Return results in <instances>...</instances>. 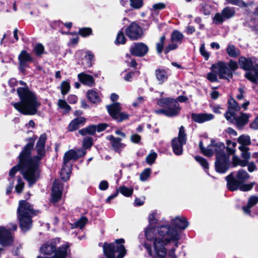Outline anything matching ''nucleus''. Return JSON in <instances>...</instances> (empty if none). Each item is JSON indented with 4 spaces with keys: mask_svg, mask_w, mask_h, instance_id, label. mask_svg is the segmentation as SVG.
Returning <instances> with one entry per match:
<instances>
[{
    "mask_svg": "<svg viewBox=\"0 0 258 258\" xmlns=\"http://www.w3.org/2000/svg\"><path fill=\"white\" fill-rule=\"evenodd\" d=\"M68 101L70 103L75 104L78 101V97L75 95H70L68 97Z\"/></svg>",
    "mask_w": 258,
    "mask_h": 258,
    "instance_id": "69168bd1",
    "label": "nucleus"
},
{
    "mask_svg": "<svg viewBox=\"0 0 258 258\" xmlns=\"http://www.w3.org/2000/svg\"><path fill=\"white\" fill-rule=\"evenodd\" d=\"M239 150L241 152V155L245 160H248L250 157V153L248 152L249 148L244 146H240L238 147Z\"/></svg>",
    "mask_w": 258,
    "mask_h": 258,
    "instance_id": "58836bf2",
    "label": "nucleus"
},
{
    "mask_svg": "<svg viewBox=\"0 0 258 258\" xmlns=\"http://www.w3.org/2000/svg\"><path fill=\"white\" fill-rule=\"evenodd\" d=\"M126 41V39L124 35L122 29H121L119 31L117 35L116 40L115 41V43L117 45L124 44L125 43Z\"/></svg>",
    "mask_w": 258,
    "mask_h": 258,
    "instance_id": "e433bc0d",
    "label": "nucleus"
},
{
    "mask_svg": "<svg viewBox=\"0 0 258 258\" xmlns=\"http://www.w3.org/2000/svg\"><path fill=\"white\" fill-rule=\"evenodd\" d=\"M172 224L175 228L180 230H184L188 226V222L184 217H176L172 220Z\"/></svg>",
    "mask_w": 258,
    "mask_h": 258,
    "instance_id": "cd10ccee",
    "label": "nucleus"
},
{
    "mask_svg": "<svg viewBox=\"0 0 258 258\" xmlns=\"http://www.w3.org/2000/svg\"><path fill=\"white\" fill-rule=\"evenodd\" d=\"M249 177V175L245 170H239L236 175L231 173L225 177L227 181V188L231 191L240 189L241 191H247L253 187V183L244 184V182Z\"/></svg>",
    "mask_w": 258,
    "mask_h": 258,
    "instance_id": "423d86ee",
    "label": "nucleus"
},
{
    "mask_svg": "<svg viewBox=\"0 0 258 258\" xmlns=\"http://www.w3.org/2000/svg\"><path fill=\"white\" fill-rule=\"evenodd\" d=\"M107 139L110 141L113 149L116 152L120 153L125 146V144L121 142V138H116L113 135H110L107 137Z\"/></svg>",
    "mask_w": 258,
    "mask_h": 258,
    "instance_id": "a878e982",
    "label": "nucleus"
},
{
    "mask_svg": "<svg viewBox=\"0 0 258 258\" xmlns=\"http://www.w3.org/2000/svg\"><path fill=\"white\" fill-rule=\"evenodd\" d=\"M124 243V240L123 238L116 240L115 243H105L103 245V251L106 257L115 258V253L118 252L116 258H123L126 253L125 248L122 244Z\"/></svg>",
    "mask_w": 258,
    "mask_h": 258,
    "instance_id": "9d476101",
    "label": "nucleus"
},
{
    "mask_svg": "<svg viewBox=\"0 0 258 258\" xmlns=\"http://www.w3.org/2000/svg\"><path fill=\"white\" fill-rule=\"evenodd\" d=\"M61 93L63 95L68 93L70 90L71 86L69 80L62 82L60 86Z\"/></svg>",
    "mask_w": 258,
    "mask_h": 258,
    "instance_id": "c9c22d12",
    "label": "nucleus"
},
{
    "mask_svg": "<svg viewBox=\"0 0 258 258\" xmlns=\"http://www.w3.org/2000/svg\"><path fill=\"white\" fill-rule=\"evenodd\" d=\"M238 68L236 61L230 60L228 63L220 61L212 65L211 70L216 73L221 79H230Z\"/></svg>",
    "mask_w": 258,
    "mask_h": 258,
    "instance_id": "6e6552de",
    "label": "nucleus"
},
{
    "mask_svg": "<svg viewBox=\"0 0 258 258\" xmlns=\"http://www.w3.org/2000/svg\"><path fill=\"white\" fill-rule=\"evenodd\" d=\"M214 118V115L211 113H192L191 114V119L197 123H202L205 121H210Z\"/></svg>",
    "mask_w": 258,
    "mask_h": 258,
    "instance_id": "b1692460",
    "label": "nucleus"
},
{
    "mask_svg": "<svg viewBox=\"0 0 258 258\" xmlns=\"http://www.w3.org/2000/svg\"><path fill=\"white\" fill-rule=\"evenodd\" d=\"M235 14V11L234 7H226L222 10L221 13L215 14L213 22L216 25L222 24L226 20L234 16Z\"/></svg>",
    "mask_w": 258,
    "mask_h": 258,
    "instance_id": "dca6fc26",
    "label": "nucleus"
},
{
    "mask_svg": "<svg viewBox=\"0 0 258 258\" xmlns=\"http://www.w3.org/2000/svg\"><path fill=\"white\" fill-rule=\"evenodd\" d=\"M8 228L4 226H0V244L4 246L11 245L14 242V233L17 229V225L10 223Z\"/></svg>",
    "mask_w": 258,
    "mask_h": 258,
    "instance_id": "f8f14e48",
    "label": "nucleus"
},
{
    "mask_svg": "<svg viewBox=\"0 0 258 258\" xmlns=\"http://www.w3.org/2000/svg\"><path fill=\"white\" fill-rule=\"evenodd\" d=\"M30 142L26 145L19 156V163L10 171L9 181L14 179L17 172L21 170L24 178L28 182L29 186L33 185L38 179L39 170L37 165L31 159V151L34 147V141L29 138Z\"/></svg>",
    "mask_w": 258,
    "mask_h": 258,
    "instance_id": "f257e3e1",
    "label": "nucleus"
},
{
    "mask_svg": "<svg viewBox=\"0 0 258 258\" xmlns=\"http://www.w3.org/2000/svg\"><path fill=\"white\" fill-rule=\"evenodd\" d=\"M156 231L158 237L154 239V251L155 258H176L175 248H172L167 253L165 245L172 241L178 247V241L180 239L179 234L176 230L171 228L169 225L161 226L157 228Z\"/></svg>",
    "mask_w": 258,
    "mask_h": 258,
    "instance_id": "f03ea898",
    "label": "nucleus"
},
{
    "mask_svg": "<svg viewBox=\"0 0 258 258\" xmlns=\"http://www.w3.org/2000/svg\"><path fill=\"white\" fill-rule=\"evenodd\" d=\"M108 126V124L106 123H100L97 125H96V131L98 132H102L104 130H105L106 127Z\"/></svg>",
    "mask_w": 258,
    "mask_h": 258,
    "instance_id": "e2e57ef3",
    "label": "nucleus"
},
{
    "mask_svg": "<svg viewBox=\"0 0 258 258\" xmlns=\"http://www.w3.org/2000/svg\"><path fill=\"white\" fill-rule=\"evenodd\" d=\"M226 2L230 4L237 6L241 8H246L248 4L245 3L243 0H226Z\"/></svg>",
    "mask_w": 258,
    "mask_h": 258,
    "instance_id": "a19ab883",
    "label": "nucleus"
},
{
    "mask_svg": "<svg viewBox=\"0 0 258 258\" xmlns=\"http://www.w3.org/2000/svg\"><path fill=\"white\" fill-rule=\"evenodd\" d=\"M86 151L83 149H79L77 151L70 150L67 152L63 157V163L67 164L70 160H76L78 158L85 155Z\"/></svg>",
    "mask_w": 258,
    "mask_h": 258,
    "instance_id": "5701e85b",
    "label": "nucleus"
},
{
    "mask_svg": "<svg viewBox=\"0 0 258 258\" xmlns=\"http://www.w3.org/2000/svg\"><path fill=\"white\" fill-rule=\"evenodd\" d=\"M108 183L106 180H102L99 184V188L101 190H105L108 188Z\"/></svg>",
    "mask_w": 258,
    "mask_h": 258,
    "instance_id": "680f3d73",
    "label": "nucleus"
},
{
    "mask_svg": "<svg viewBox=\"0 0 258 258\" xmlns=\"http://www.w3.org/2000/svg\"><path fill=\"white\" fill-rule=\"evenodd\" d=\"M94 57V54L90 51H87L86 55L84 57V61H86L85 65L87 67H91L92 66V59Z\"/></svg>",
    "mask_w": 258,
    "mask_h": 258,
    "instance_id": "c03bdc74",
    "label": "nucleus"
},
{
    "mask_svg": "<svg viewBox=\"0 0 258 258\" xmlns=\"http://www.w3.org/2000/svg\"><path fill=\"white\" fill-rule=\"evenodd\" d=\"M155 75L160 84H162L166 81L169 76L168 70L162 68L156 69L155 71Z\"/></svg>",
    "mask_w": 258,
    "mask_h": 258,
    "instance_id": "c756f323",
    "label": "nucleus"
},
{
    "mask_svg": "<svg viewBox=\"0 0 258 258\" xmlns=\"http://www.w3.org/2000/svg\"><path fill=\"white\" fill-rule=\"evenodd\" d=\"M250 128L254 130L258 129V117H256L252 122L249 124Z\"/></svg>",
    "mask_w": 258,
    "mask_h": 258,
    "instance_id": "774afa93",
    "label": "nucleus"
},
{
    "mask_svg": "<svg viewBox=\"0 0 258 258\" xmlns=\"http://www.w3.org/2000/svg\"><path fill=\"white\" fill-rule=\"evenodd\" d=\"M17 182L18 183L15 187V189L18 193L20 194L22 192L24 188V182L20 177H18Z\"/></svg>",
    "mask_w": 258,
    "mask_h": 258,
    "instance_id": "3c124183",
    "label": "nucleus"
},
{
    "mask_svg": "<svg viewBox=\"0 0 258 258\" xmlns=\"http://www.w3.org/2000/svg\"><path fill=\"white\" fill-rule=\"evenodd\" d=\"M131 6L136 9L141 8L143 6V0H130Z\"/></svg>",
    "mask_w": 258,
    "mask_h": 258,
    "instance_id": "603ef678",
    "label": "nucleus"
},
{
    "mask_svg": "<svg viewBox=\"0 0 258 258\" xmlns=\"http://www.w3.org/2000/svg\"><path fill=\"white\" fill-rule=\"evenodd\" d=\"M59 242V238H55L46 242L41 246V252L49 255L54 254L53 256L47 258H66L70 256L71 255L70 244L66 243L56 248V246Z\"/></svg>",
    "mask_w": 258,
    "mask_h": 258,
    "instance_id": "0eeeda50",
    "label": "nucleus"
},
{
    "mask_svg": "<svg viewBox=\"0 0 258 258\" xmlns=\"http://www.w3.org/2000/svg\"><path fill=\"white\" fill-rule=\"evenodd\" d=\"M33 52L38 56L41 55L44 52L43 45L41 43L37 44L34 47Z\"/></svg>",
    "mask_w": 258,
    "mask_h": 258,
    "instance_id": "79ce46f5",
    "label": "nucleus"
},
{
    "mask_svg": "<svg viewBox=\"0 0 258 258\" xmlns=\"http://www.w3.org/2000/svg\"><path fill=\"white\" fill-rule=\"evenodd\" d=\"M151 174V169L150 168L145 169L140 175V179L142 181L147 180Z\"/></svg>",
    "mask_w": 258,
    "mask_h": 258,
    "instance_id": "de8ad7c7",
    "label": "nucleus"
},
{
    "mask_svg": "<svg viewBox=\"0 0 258 258\" xmlns=\"http://www.w3.org/2000/svg\"><path fill=\"white\" fill-rule=\"evenodd\" d=\"M226 144L227 146L226 148H225V152H227L226 154L229 157L230 155L234 154L236 143L230 140H227Z\"/></svg>",
    "mask_w": 258,
    "mask_h": 258,
    "instance_id": "72a5a7b5",
    "label": "nucleus"
},
{
    "mask_svg": "<svg viewBox=\"0 0 258 258\" xmlns=\"http://www.w3.org/2000/svg\"><path fill=\"white\" fill-rule=\"evenodd\" d=\"M57 105L59 107L64 109L66 113L69 112L71 109V106L68 104L67 102L62 99H59L58 101Z\"/></svg>",
    "mask_w": 258,
    "mask_h": 258,
    "instance_id": "37998d69",
    "label": "nucleus"
},
{
    "mask_svg": "<svg viewBox=\"0 0 258 258\" xmlns=\"http://www.w3.org/2000/svg\"><path fill=\"white\" fill-rule=\"evenodd\" d=\"M148 51V46L143 42L134 43L130 48L131 54L138 57L145 56Z\"/></svg>",
    "mask_w": 258,
    "mask_h": 258,
    "instance_id": "412c9836",
    "label": "nucleus"
},
{
    "mask_svg": "<svg viewBox=\"0 0 258 258\" xmlns=\"http://www.w3.org/2000/svg\"><path fill=\"white\" fill-rule=\"evenodd\" d=\"M96 132V125H90L86 128L79 130V133L82 136H85L87 134L93 135Z\"/></svg>",
    "mask_w": 258,
    "mask_h": 258,
    "instance_id": "473e14b6",
    "label": "nucleus"
},
{
    "mask_svg": "<svg viewBox=\"0 0 258 258\" xmlns=\"http://www.w3.org/2000/svg\"><path fill=\"white\" fill-rule=\"evenodd\" d=\"M126 35L132 40L141 38L143 35L142 28L136 23H132L125 30Z\"/></svg>",
    "mask_w": 258,
    "mask_h": 258,
    "instance_id": "f3484780",
    "label": "nucleus"
},
{
    "mask_svg": "<svg viewBox=\"0 0 258 258\" xmlns=\"http://www.w3.org/2000/svg\"><path fill=\"white\" fill-rule=\"evenodd\" d=\"M237 142L241 144L240 146H244V147H247L251 144L250 137L247 135H243L240 136L238 138Z\"/></svg>",
    "mask_w": 258,
    "mask_h": 258,
    "instance_id": "f704fd0d",
    "label": "nucleus"
},
{
    "mask_svg": "<svg viewBox=\"0 0 258 258\" xmlns=\"http://www.w3.org/2000/svg\"><path fill=\"white\" fill-rule=\"evenodd\" d=\"M38 212L34 210L33 206L26 201L19 202L17 210L18 218L22 231L25 232L31 228L32 225V217L36 215Z\"/></svg>",
    "mask_w": 258,
    "mask_h": 258,
    "instance_id": "39448f33",
    "label": "nucleus"
},
{
    "mask_svg": "<svg viewBox=\"0 0 258 258\" xmlns=\"http://www.w3.org/2000/svg\"><path fill=\"white\" fill-rule=\"evenodd\" d=\"M141 136L138 134H133L131 137V140L135 143H138L141 140Z\"/></svg>",
    "mask_w": 258,
    "mask_h": 258,
    "instance_id": "0e129e2a",
    "label": "nucleus"
},
{
    "mask_svg": "<svg viewBox=\"0 0 258 258\" xmlns=\"http://www.w3.org/2000/svg\"><path fill=\"white\" fill-rule=\"evenodd\" d=\"M119 191L121 194L126 197L131 196L133 192V188H129L125 186H122L120 187Z\"/></svg>",
    "mask_w": 258,
    "mask_h": 258,
    "instance_id": "49530a36",
    "label": "nucleus"
},
{
    "mask_svg": "<svg viewBox=\"0 0 258 258\" xmlns=\"http://www.w3.org/2000/svg\"><path fill=\"white\" fill-rule=\"evenodd\" d=\"M84 148L88 149L90 148L93 145L92 138L91 137H86L84 138L83 142Z\"/></svg>",
    "mask_w": 258,
    "mask_h": 258,
    "instance_id": "13d9d810",
    "label": "nucleus"
},
{
    "mask_svg": "<svg viewBox=\"0 0 258 258\" xmlns=\"http://www.w3.org/2000/svg\"><path fill=\"white\" fill-rule=\"evenodd\" d=\"M46 140V135L45 134L40 136L35 148L37 152V155L33 157L31 156L32 162L37 165V168H38L39 161L45 156V145ZM38 169H39V168Z\"/></svg>",
    "mask_w": 258,
    "mask_h": 258,
    "instance_id": "2eb2a0df",
    "label": "nucleus"
},
{
    "mask_svg": "<svg viewBox=\"0 0 258 258\" xmlns=\"http://www.w3.org/2000/svg\"><path fill=\"white\" fill-rule=\"evenodd\" d=\"M195 159L203 167L204 169H208L209 164L207 161L201 156H196Z\"/></svg>",
    "mask_w": 258,
    "mask_h": 258,
    "instance_id": "5fc2aeb1",
    "label": "nucleus"
},
{
    "mask_svg": "<svg viewBox=\"0 0 258 258\" xmlns=\"http://www.w3.org/2000/svg\"><path fill=\"white\" fill-rule=\"evenodd\" d=\"M249 116L246 113H241L237 115V113L233 116L232 120H228L229 122L234 123L239 128H241L244 125L247 123Z\"/></svg>",
    "mask_w": 258,
    "mask_h": 258,
    "instance_id": "393cba45",
    "label": "nucleus"
},
{
    "mask_svg": "<svg viewBox=\"0 0 258 258\" xmlns=\"http://www.w3.org/2000/svg\"><path fill=\"white\" fill-rule=\"evenodd\" d=\"M187 135L185 128L181 126L179 128L178 137L172 140V148L173 153L176 155H181L183 153V146L186 143Z\"/></svg>",
    "mask_w": 258,
    "mask_h": 258,
    "instance_id": "ddd939ff",
    "label": "nucleus"
},
{
    "mask_svg": "<svg viewBox=\"0 0 258 258\" xmlns=\"http://www.w3.org/2000/svg\"><path fill=\"white\" fill-rule=\"evenodd\" d=\"M79 81L84 85L90 87H93L95 85V80L91 75L82 73L78 75Z\"/></svg>",
    "mask_w": 258,
    "mask_h": 258,
    "instance_id": "bb28decb",
    "label": "nucleus"
},
{
    "mask_svg": "<svg viewBox=\"0 0 258 258\" xmlns=\"http://www.w3.org/2000/svg\"><path fill=\"white\" fill-rule=\"evenodd\" d=\"M134 75V72H127L124 75L123 78L125 81L130 82L132 81Z\"/></svg>",
    "mask_w": 258,
    "mask_h": 258,
    "instance_id": "338daca9",
    "label": "nucleus"
},
{
    "mask_svg": "<svg viewBox=\"0 0 258 258\" xmlns=\"http://www.w3.org/2000/svg\"><path fill=\"white\" fill-rule=\"evenodd\" d=\"M200 52L201 54L204 57L206 60H207L210 56L209 53L206 50L205 44H201L200 48Z\"/></svg>",
    "mask_w": 258,
    "mask_h": 258,
    "instance_id": "4d7b16f0",
    "label": "nucleus"
},
{
    "mask_svg": "<svg viewBox=\"0 0 258 258\" xmlns=\"http://www.w3.org/2000/svg\"><path fill=\"white\" fill-rule=\"evenodd\" d=\"M257 203H258V197H257V196H251L249 198L247 204L250 206L252 207L255 204H256Z\"/></svg>",
    "mask_w": 258,
    "mask_h": 258,
    "instance_id": "052dcab7",
    "label": "nucleus"
},
{
    "mask_svg": "<svg viewBox=\"0 0 258 258\" xmlns=\"http://www.w3.org/2000/svg\"><path fill=\"white\" fill-rule=\"evenodd\" d=\"M211 156L215 154L216 160L215 161V169L220 173H225L228 169L229 160V156L225 152V146L221 142L215 143L212 141L210 145Z\"/></svg>",
    "mask_w": 258,
    "mask_h": 258,
    "instance_id": "20e7f679",
    "label": "nucleus"
},
{
    "mask_svg": "<svg viewBox=\"0 0 258 258\" xmlns=\"http://www.w3.org/2000/svg\"><path fill=\"white\" fill-rule=\"evenodd\" d=\"M199 147L201 152L205 156H211V152L210 149V145L207 148H204L202 141H200L199 143Z\"/></svg>",
    "mask_w": 258,
    "mask_h": 258,
    "instance_id": "a18cd8bd",
    "label": "nucleus"
},
{
    "mask_svg": "<svg viewBox=\"0 0 258 258\" xmlns=\"http://www.w3.org/2000/svg\"><path fill=\"white\" fill-rule=\"evenodd\" d=\"M227 110L224 113V117L227 120H232L234 115L240 110V106L233 98L230 97L227 102Z\"/></svg>",
    "mask_w": 258,
    "mask_h": 258,
    "instance_id": "a211bd4d",
    "label": "nucleus"
},
{
    "mask_svg": "<svg viewBox=\"0 0 258 258\" xmlns=\"http://www.w3.org/2000/svg\"><path fill=\"white\" fill-rule=\"evenodd\" d=\"M233 161L234 166L239 165L242 167H244L247 165V160H242L236 156H233Z\"/></svg>",
    "mask_w": 258,
    "mask_h": 258,
    "instance_id": "8fccbe9b",
    "label": "nucleus"
},
{
    "mask_svg": "<svg viewBox=\"0 0 258 258\" xmlns=\"http://www.w3.org/2000/svg\"><path fill=\"white\" fill-rule=\"evenodd\" d=\"M226 52L229 56L233 58H236L240 55V50L232 44L228 45Z\"/></svg>",
    "mask_w": 258,
    "mask_h": 258,
    "instance_id": "2f4dec72",
    "label": "nucleus"
},
{
    "mask_svg": "<svg viewBox=\"0 0 258 258\" xmlns=\"http://www.w3.org/2000/svg\"><path fill=\"white\" fill-rule=\"evenodd\" d=\"M183 35L177 30L174 31L171 35V43L169 44L165 49V53H167L169 51L176 49L180 45L183 40Z\"/></svg>",
    "mask_w": 258,
    "mask_h": 258,
    "instance_id": "6ab92c4d",
    "label": "nucleus"
},
{
    "mask_svg": "<svg viewBox=\"0 0 258 258\" xmlns=\"http://www.w3.org/2000/svg\"><path fill=\"white\" fill-rule=\"evenodd\" d=\"M217 74L214 72L207 74V79L210 82H215L218 81Z\"/></svg>",
    "mask_w": 258,
    "mask_h": 258,
    "instance_id": "bf43d9fd",
    "label": "nucleus"
},
{
    "mask_svg": "<svg viewBox=\"0 0 258 258\" xmlns=\"http://www.w3.org/2000/svg\"><path fill=\"white\" fill-rule=\"evenodd\" d=\"M17 92L20 98L19 102L13 103L14 108L24 115H34L41 106V103L35 92L28 87H19Z\"/></svg>",
    "mask_w": 258,
    "mask_h": 258,
    "instance_id": "7ed1b4c3",
    "label": "nucleus"
},
{
    "mask_svg": "<svg viewBox=\"0 0 258 258\" xmlns=\"http://www.w3.org/2000/svg\"><path fill=\"white\" fill-rule=\"evenodd\" d=\"M63 185L59 180L55 179L52 184L51 188V201L53 203H56L61 198Z\"/></svg>",
    "mask_w": 258,
    "mask_h": 258,
    "instance_id": "4be33fe9",
    "label": "nucleus"
},
{
    "mask_svg": "<svg viewBox=\"0 0 258 258\" xmlns=\"http://www.w3.org/2000/svg\"><path fill=\"white\" fill-rule=\"evenodd\" d=\"M165 40V36H162L160 37V41L156 44V50L157 52L159 54L163 51Z\"/></svg>",
    "mask_w": 258,
    "mask_h": 258,
    "instance_id": "09e8293b",
    "label": "nucleus"
},
{
    "mask_svg": "<svg viewBox=\"0 0 258 258\" xmlns=\"http://www.w3.org/2000/svg\"><path fill=\"white\" fill-rule=\"evenodd\" d=\"M86 119L84 117H79L73 120L68 126V130L73 132L85 124Z\"/></svg>",
    "mask_w": 258,
    "mask_h": 258,
    "instance_id": "c85d7f7f",
    "label": "nucleus"
},
{
    "mask_svg": "<svg viewBox=\"0 0 258 258\" xmlns=\"http://www.w3.org/2000/svg\"><path fill=\"white\" fill-rule=\"evenodd\" d=\"M33 58L27 51L23 50L18 56L19 69L24 73L26 68L29 67V63L33 61Z\"/></svg>",
    "mask_w": 258,
    "mask_h": 258,
    "instance_id": "aec40b11",
    "label": "nucleus"
},
{
    "mask_svg": "<svg viewBox=\"0 0 258 258\" xmlns=\"http://www.w3.org/2000/svg\"><path fill=\"white\" fill-rule=\"evenodd\" d=\"M78 34L83 37H86L92 34V30L89 27L81 28L79 29Z\"/></svg>",
    "mask_w": 258,
    "mask_h": 258,
    "instance_id": "ea45409f",
    "label": "nucleus"
},
{
    "mask_svg": "<svg viewBox=\"0 0 258 258\" xmlns=\"http://www.w3.org/2000/svg\"><path fill=\"white\" fill-rule=\"evenodd\" d=\"M157 157V154L155 152L150 153L146 158L147 163L150 165L152 164Z\"/></svg>",
    "mask_w": 258,
    "mask_h": 258,
    "instance_id": "864d4df0",
    "label": "nucleus"
},
{
    "mask_svg": "<svg viewBox=\"0 0 258 258\" xmlns=\"http://www.w3.org/2000/svg\"><path fill=\"white\" fill-rule=\"evenodd\" d=\"M106 108L112 118L118 122H121L128 118V115L127 113L121 111L122 108L118 102L107 105Z\"/></svg>",
    "mask_w": 258,
    "mask_h": 258,
    "instance_id": "4468645a",
    "label": "nucleus"
},
{
    "mask_svg": "<svg viewBox=\"0 0 258 258\" xmlns=\"http://www.w3.org/2000/svg\"><path fill=\"white\" fill-rule=\"evenodd\" d=\"M88 222V219L85 217H82L79 220L73 224V228H80L82 229Z\"/></svg>",
    "mask_w": 258,
    "mask_h": 258,
    "instance_id": "4c0bfd02",
    "label": "nucleus"
},
{
    "mask_svg": "<svg viewBox=\"0 0 258 258\" xmlns=\"http://www.w3.org/2000/svg\"><path fill=\"white\" fill-rule=\"evenodd\" d=\"M87 96L88 100L93 103H99L101 100L98 92L93 90H88L87 93Z\"/></svg>",
    "mask_w": 258,
    "mask_h": 258,
    "instance_id": "7c9ffc66",
    "label": "nucleus"
},
{
    "mask_svg": "<svg viewBox=\"0 0 258 258\" xmlns=\"http://www.w3.org/2000/svg\"><path fill=\"white\" fill-rule=\"evenodd\" d=\"M157 104L160 106L166 108L168 117L177 116L181 110L178 102L172 98H161L158 100Z\"/></svg>",
    "mask_w": 258,
    "mask_h": 258,
    "instance_id": "9b49d317",
    "label": "nucleus"
},
{
    "mask_svg": "<svg viewBox=\"0 0 258 258\" xmlns=\"http://www.w3.org/2000/svg\"><path fill=\"white\" fill-rule=\"evenodd\" d=\"M253 59L241 56L238 59V64L241 69L248 71L245 77L251 82L258 84V64L255 63Z\"/></svg>",
    "mask_w": 258,
    "mask_h": 258,
    "instance_id": "1a4fd4ad",
    "label": "nucleus"
},
{
    "mask_svg": "<svg viewBox=\"0 0 258 258\" xmlns=\"http://www.w3.org/2000/svg\"><path fill=\"white\" fill-rule=\"evenodd\" d=\"M165 8V5L164 3H160L153 5L151 11H153L156 14H158V11L162 10Z\"/></svg>",
    "mask_w": 258,
    "mask_h": 258,
    "instance_id": "6e6d98bb",
    "label": "nucleus"
}]
</instances>
